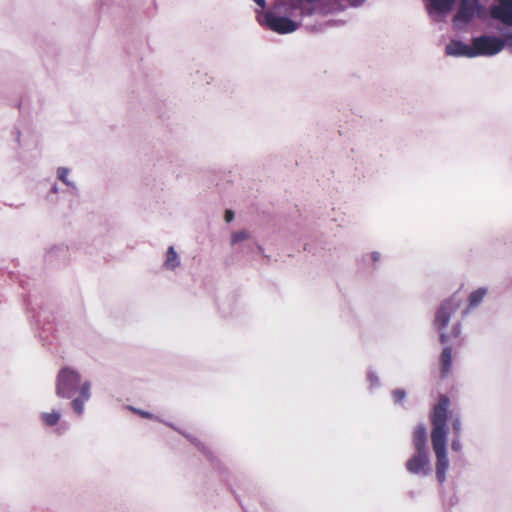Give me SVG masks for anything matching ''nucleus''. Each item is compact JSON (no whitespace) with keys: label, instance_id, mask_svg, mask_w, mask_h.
I'll list each match as a JSON object with an SVG mask.
<instances>
[{"label":"nucleus","instance_id":"obj_1","mask_svg":"<svg viewBox=\"0 0 512 512\" xmlns=\"http://www.w3.org/2000/svg\"><path fill=\"white\" fill-rule=\"evenodd\" d=\"M449 407L450 399L441 394L431 414V442L436 456V477L440 483L446 481V473L450 465L447 456L448 419H450L454 436H461L462 433L461 416L459 413H449Z\"/></svg>","mask_w":512,"mask_h":512},{"label":"nucleus","instance_id":"obj_2","mask_svg":"<svg viewBox=\"0 0 512 512\" xmlns=\"http://www.w3.org/2000/svg\"><path fill=\"white\" fill-rule=\"evenodd\" d=\"M79 396L71 401V408L78 415L84 413V404L91 398V382L81 381V375L70 367L62 368L56 379V394L61 398H72L76 393Z\"/></svg>","mask_w":512,"mask_h":512},{"label":"nucleus","instance_id":"obj_3","mask_svg":"<svg viewBox=\"0 0 512 512\" xmlns=\"http://www.w3.org/2000/svg\"><path fill=\"white\" fill-rule=\"evenodd\" d=\"M256 18L261 26H265L279 34L292 33L300 26L298 22L293 21L286 16H277L271 11L257 12Z\"/></svg>","mask_w":512,"mask_h":512},{"label":"nucleus","instance_id":"obj_4","mask_svg":"<svg viewBox=\"0 0 512 512\" xmlns=\"http://www.w3.org/2000/svg\"><path fill=\"white\" fill-rule=\"evenodd\" d=\"M484 12V7L478 0H460L458 11L453 18L454 27L461 29V25L469 24L476 15L482 17Z\"/></svg>","mask_w":512,"mask_h":512},{"label":"nucleus","instance_id":"obj_5","mask_svg":"<svg viewBox=\"0 0 512 512\" xmlns=\"http://www.w3.org/2000/svg\"><path fill=\"white\" fill-rule=\"evenodd\" d=\"M472 44L476 56H493L505 47V40L495 36H479L473 38Z\"/></svg>","mask_w":512,"mask_h":512},{"label":"nucleus","instance_id":"obj_6","mask_svg":"<svg viewBox=\"0 0 512 512\" xmlns=\"http://www.w3.org/2000/svg\"><path fill=\"white\" fill-rule=\"evenodd\" d=\"M461 298L454 294L445 300L438 308L435 315V326L441 331L449 323L451 316L459 309Z\"/></svg>","mask_w":512,"mask_h":512},{"label":"nucleus","instance_id":"obj_7","mask_svg":"<svg viewBox=\"0 0 512 512\" xmlns=\"http://www.w3.org/2000/svg\"><path fill=\"white\" fill-rule=\"evenodd\" d=\"M406 469L409 473L421 477L430 474L431 465L429 451H416L415 454L406 462Z\"/></svg>","mask_w":512,"mask_h":512},{"label":"nucleus","instance_id":"obj_8","mask_svg":"<svg viewBox=\"0 0 512 512\" xmlns=\"http://www.w3.org/2000/svg\"><path fill=\"white\" fill-rule=\"evenodd\" d=\"M490 16L512 27V0H496V3L490 7Z\"/></svg>","mask_w":512,"mask_h":512},{"label":"nucleus","instance_id":"obj_9","mask_svg":"<svg viewBox=\"0 0 512 512\" xmlns=\"http://www.w3.org/2000/svg\"><path fill=\"white\" fill-rule=\"evenodd\" d=\"M290 4L278 3L276 4V8L284 9L285 12L289 13L292 17H304L310 16L314 13V8L308 6L305 2L308 0H290ZM309 3H311L309 1Z\"/></svg>","mask_w":512,"mask_h":512},{"label":"nucleus","instance_id":"obj_10","mask_svg":"<svg viewBox=\"0 0 512 512\" xmlns=\"http://www.w3.org/2000/svg\"><path fill=\"white\" fill-rule=\"evenodd\" d=\"M446 54L455 57H476L474 46H470L460 40L450 41L445 48Z\"/></svg>","mask_w":512,"mask_h":512},{"label":"nucleus","instance_id":"obj_11","mask_svg":"<svg viewBox=\"0 0 512 512\" xmlns=\"http://www.w3.org/2000/svg\"><path fill=\"white\" fill-rule=\"evenodd\" d=\"M456 0H429L427 11L431 17L435 15H446L451 11Z\"/></svg>","mask_w":512,"mask_h":512},{"label":"nucleus","instance_id":"obj_12","mask_svg":"<svg viewBox=\"0 0 512 512\" xmlns=\"http://www.w3.org/2000/svg\"><path fill=\"white\" fill-rule=\"evenodd\" d=\"M413 446L415 451H429L427 446V428L418 424L413 432Z\"/></svg>","mask_w":512,"mask_h":512},{"label":"nucleus","instance_id":"obj_13","mask_svg":"<svg viewBox=\"0 0 512 512\" xmlns=\"http://www.w3.org/2000/svg\"><path fill=\"white\" fill-rule=\"evenodd\" d=\"M181 265V259L174 246H169L165 252L162 267L168 271H175Z\"/></svg>","mask_w":512,"mask_h":512},{"label":"nucleus","instance_id":"obj_14","mask_svg":"<svg viewBox=\"0 0 512 512\" xmlns=\"http://www.w3.org/2000/svg\"><path fill=\"white\" fill-rule=\"evenodd\" d=\"M71 170L67 167H58L56 170V176L59 181L66 185L67 190L70 194L77 196L78 187L75 181L69 178Z\"/></svg>","mask_w":512,"mask_h":512},{"label":"nucleus","instance_id":"obj_15","mask_svg":"<svg viewBox=\"0 0 512 512\" xmlns=\"http://www.w3.org/2000/svg\"><path fill=\"white\" fill-rule=\"evenodd\" d=\"M452 364V348L450 346L444 347L440 356V370L441 376L445 378L451 369Z\"/></svg>","mask_w":512,"mask_h":512},{"label":"nucleus","instance_id":"obj_16","mask_svg":"<svg viewBox=\"0 0 512 512\" xmlns=\"http://www.w3.org/2000/svg\"><path fill=\"white\" fill-rule=\"evenodd\" d=\"M487 294V288L481 287L470 293L468 297V309L476 308L483 301Z\"/></svg>","mask_w":512,"mask_h":512},{"label":"nucleus","instance_id":"obj_17","mask_svg":"<svg viewBox=\"0 0 512 512\" xmlns=\"http://www.w3.org/2000/svg\"><path fill=\"white\" fill-rule=\"evenodd\" d=\"M61 417V412L58 410H53L52 412H44L41 414V419L47 426H54L58 423Z\"/></svg>","mask_w":512,"mask_h":512},{"label":"nucleus","instance_id":"obj_18","mask_svg":"<svg viewBox=\"0 0 512 512\" xmlns=\"http://www.w3.org/2000/svg\"><path fill=\"white\" fill-rule=\"evenodd\" d=\"M461 333V325L460 323H456L453 328L450 335H447L446 333L441 332L440 333V341L441 343H446L452 338H458Z\"/></svg>","mask_w":512,"mask_h":512},{"label":"nucleus","instance_id":"obj_19","mask_svg":"<svg viewBox=\"0 0 512 512\" xmlns=\"http://www.w3.org/2000/svg\"><path fill=\"white\" fill-rule=\"evenodd\" d=\"M249 238V232L247 230H241L234 232L231 236V244L237 245L238 243L247 240Z\"/></svg>","mask_w":512,"mask_h":512},{"label":"nucleus","instance_id":"obj_20","mask_svg":"<svg viewBox=\"0 0 512 512\" xmlns=\"http://www.w3.org/2000/svg\"><path fill=\"white\" fill-rule=\"evenodd\" d=\"M368 381L370 383V388H376L380 386V379L378 375L374 371H369L367 374Z\"/></svg>","mask_w":512,"mask_h":512},{"label":"nucleus","instance_id":"obj_21","mask_svg":"<svg viewBox=\"0 0 512 512\" xmlns=\"http://www.w3.org/2000/svg\"><path fill=\"white\" fill-rule=\"evenodd\" d=\"M392 397L395 403H400L405 399L406 392L403 389H395L392 391Z\"/></svg>","mask_w":512,"mask_h":512},{"label":"nucleus","instance_id":"obj_22","mask_svg":"<svg viewBox=\"0 0 512 512\" xmlns=\"http://www.w3.org/2000/svg\"><path fill=\"white\" fill-rule=\"evenodd\" d=\"M129 409L131 411H133L134 413H137L138 415H140L141 417L143 418H147V419H157L156 416H154L152 413L148 412V411H145V410H141V409H137V408H134L132 406H129Z\"/></svg>","mask_w":512,"mask_h":512},{"label":"nucleus","instance_id":"obj_23","mask_svg":"<svg viewBox=\"0 0 512 512\" xmlns=\"http://www.w3.org/2000/svg\"><path fill=\"white\" fill-rule=\"evenodd\" d=\"M451 449L454 452H460L462 450V443L460 441V436H454L451 442Z\"/></svg>","mask_w":512,"mask_h":512},{"label":"nucleus","instance_id":"obj_24","mask_svg":"<svg viewBox=\"0 0 512 512\" xmlns=\"http://www.w3.org/2000/svg\"><path fill=\"white\" fill-rule=\"evenodd\" d=\"M190 442H192L193 444H195L197 447H199L205 454L208 453V451L206 450V447L201 444L200 442H198L195 438H192V437H189V436H186Z\"/></svg>","mask_w":512,"mask_h":512},{"label":"nucleus","instance_id":"obj_25","mask_svg":"<svg viewBox=\"0 0 512 512\" xmlns=\"http://www.w3.org/2000/svg\"><path fill=\"white\" fill-rule=\"evenodd\" d=\"M59 193V187L56 183H54L51 188H50V191L48 193V197H51L52 195H56Z\"/></svg>","mask_w":512,"mask_h":512},{"label":"nucleus","instance_id":"obj_26","mask_svg":"<svg viewBox=\"0 0 512 512\" xmlns=\"http://www.w3.org/2000/svg\"><path fill=\"white\" fill-rule=\"evenodd\" d=\"M506 37V40H505V45L508 46V48L511 50L512 52V33H509L507 35H505Z\"/></svg>","mask_w":512,"mask_h":512},{"label":"nucleus","instance_id":"obj_27","mask_svg":"<svg viewBox=\"0 0 512 512\" xmlns=\"http://www.w3.org/2000/svg\"><path fill=\"white\" fill-rule=\"evenodd\" d=\"M234 219V213L231 210H226L225 212V220L226 222H231Z\"/></svg>","mask_w":512,"mask_h":512},{"label":"nucleus","instance_id":"obj_28","mask_svg":"<svg viewBox=\"0 0 512 512\" xmlns=\"http://www.w3.org/2000/svg\"><path fill=\"white\" fill-rule=\"evenodd\" d=\"M370 256L373 262H378L381 258V254L377 251L372 252Z\"/></svg>","mask_w":512,"mask_h":512},{"label":"nucleus","instance_id":"obj_29","mask_svg":"<svg viewBox=\"0 0 512 512\" xmlns=\"http://www.w3.org/2000/svg\"><path fill=\"white\" fill-rule=\"evenodd\" d=\"M258 6H260L261 8H265L266 7V0H253Z\"/></svg>","mask_w":512,"mask_h":512},{"label":"nucleus","instance_id":"obj_30","mask_svg":"<svg viewBox=\"0 0 512 512\" xmlns=\"http://www.w3.org/2000/svg\"><path fill=\"white\" fill-rule=\"evenodd\" d=\"M257 249L259 250V252H261V253L263 252V248H262V246L257 245Z\"/></svg>","mask_w":512,"mask_h":512}]
</instances>
